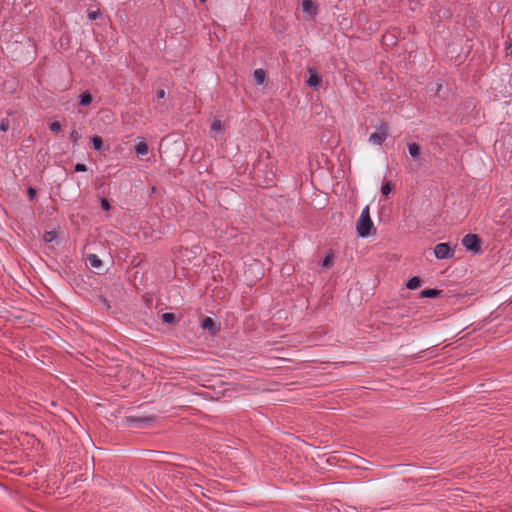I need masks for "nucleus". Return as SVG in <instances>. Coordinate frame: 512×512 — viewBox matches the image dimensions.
<instances>
[{
    "label": "nucleus",
    "mask_w": 512,
    "mask_h": 512,
    "mask_svg": "<svg viewBox=\"0 0 512 512\" xmlns=\"http://www.w3.org/2000/svg\"><path fill=\"white\" fill-rule=\"evenodd\" d=\"M373 230L375 231V227L370 217V208L367 205L356 223V231L359 237L366 238L372 234Z\"/></svg>",
    "instance_id": "obj_1"
},
{
    "label": "nucleus",
    "mask_w": 512,
    "mask_h": 512,
    "mask_svg": "<svg viewBox=\"0 0 512 512\" xmlns=\"http://www.w3.org/2000/svg\"><path fill=\"white\" fill-rule=\"evenodd\" d=\"M481 244L482 239L477 234L469 233L462 238V245L465 249L474 253H482Z\"/></svg>",
    "instance_id": "obj_2"
},
{
    "label": "nucleus",
    "mask_w": 512,
    "mask_h": 512,
    "mask_svg": "<svg viewBox=\"0 0 512 512\" xmlns=\"http://www.w3.org/2000/svg\"><path fill=\"white\" fill-rule=\"evenodd\" d=\"M156 420L155 415L149 416H125L122 420V423L126 426L132 427H141L145 425H149Z\"/></svg>",
    "instance_id": "obj_3"
},
{
    "label": "nucleus",
    "mask_w": 512,
    "mask_h": 512,
    "mask_svg": "<svg viewBox=\"0 0 512 512\" xmlns=\"http://www.w3.org/2000/svg\"><path fill=\"white\" fill-rule=\"evenodd\" d=\"M388 136V125L386 122H382L377 127V132H374L369 136V142L375 145H382Z\"/></svg>",
    "instance_id": "obj_4"
},
{
    "label": "nucleus",
    "mask_w": 512,
    "mask_h": 512,
    "mask_svg": "<svg viewBox=\"0 0 512 512\" xmlns=\"http://www.w3.org/2000/svg\"><path fill=\"white\" fill-rule=\"evenodd\" d=\"M434 254L437 259H448L454 256L455 249L451 247L449 243L443 242L435 246Z\"/></svg>",
    "instance_id": "obj_5"
},
{
    "label": "nucleus",
    "mask_w": 512,
    "mask_h": 512,
    "mask_svg": "<svg viewBox=\"0 0 512 512\" xmlns=\"http://www.w3.org/2000/svg\"><path fill=\"white\" fill-rule=\"evenodd\" d=\"M309 77L306 81L310 88L318 89L322 83V76L319 74L315 67L308 68Z\"/></svg>",
    "instance_id": "obj_6"
},
{
    "label": "nucleus",
    "mask_w": 512,
    "mask_h": 512,
    "mask_svg": "<svg viewBox=\"0 0 512 512\" xmlns=\"http://www.w3.org/2000/svg\"><path fill=\"white\" fill-rule=\"evenodd\" d=\"M201 327L207 330L211 336H215L220 331V325L217 324L211 317H205L201 321Z\"/></svg>",
    "instance_id": "obj_7"
},
{
    "label": "nucleus",
    "mask_w": 512,
    "mask_h": 512,
    "mask_svg": "<svg viewBox=\"0 0 512 512\" xmlns=\"http://www.w3.org/2000/svg\"><path fill=\"white\" fill-rule=\"evenodd\" d=\"M408 152L413 159L417 160L421 153V147L416 142L409 143Z\"/></svg>",
    "instance_id": "obj_8"
},
{
    "label": "nucleus",
    "mask_w": 512,
    "mask_h": 512,
    "mask_svg": "<svg viewBox=\"0 0 512 512\" xmlns=\"http://www.w3.org/2000/svg\"><path fill=\"white\" fill-rule=\"evenodd\" d=\"M442 293V290L428 288L422 290L420 296L424 298H436L439 297Z\"/></svg>",
    "instance_id": "obj_9"
},
{
    "label": "nucleus",
    "mask_w": 512,
    "mask_h": 512,
    "mask_svg": "<svg viewBox=\"0 0 512 512\" xmlns=\"http://www.w3.org/2000/svg\"><path fill=\"white\" fill-rule=\"evenodd\" d=\"M302 9L309 14H316L317 12V7L312 0H304L302 2Z\"/></svg>",
    "instance_id": "obj_10"
},
{
    "label": "nucleus",
    "mask_w": 512,
    "mask_h": 512,
    "mask_svg": "<svg viewBox=\"0 0 512 512\" xmlns=\"http://www.w3.org/2000/svg\"><path fill=\"white\" fill-rule=\"evenodd\" d=\"M92 100H93L92 94L88 90L82 92L79 96V104L82 106L90 105Z\"/></svg>",
    "instance_id": "obj_11"
},
{
    "label": "nucleus",
    "mask_w": 512,
    "mask_h": 512,
    "mask_svg": "<svg viewBox=\"0 0 512 512\" xmlns=\"http://www.w3.org/2000/svg\"><path fill=\"white\" fill-rule=\"evenodd\" d=\"M422 279L418 276H413L411 277L407 283H406V287L410 290H415L417 288H419L421 285H422Z\"/></svg>",
    "instance_id": "obj_12"
},
{
    "label": "nucleus",
    "mask_w": 512,
    "mask_h": 512,
    "mask_svg": "<svg viewBox=\"0 0 512 512\" xmlns=\"http://www.w3.org/2000/svg\"><path fill=\"white\" fill-rule=\"evenodd\" d=\"M254 81L257 85H261L264 83L266 79V71L263 69H256L253 73Z\"/></svg>",
    "instance_id": "obj_13"
},
{
    "label": "nucleus",
    "mask_w": 512,
    "mask_h": 512,
    "mask_svg": "<svg viewBox=\"0 0 512 512\" xmlns=\"http://www.w3.org/2000/svg\"><path fill=\"white\" fill-rule=\"evenodd\" d=\"M87 260L91 267L99 269L102 267V261L96 254H89Z\"/></svg>",
    "instance_id": "obj_14"
},
{
    "label": "nucleus",
    "mask_w": 512,
    "mask_h": 512,
    "mask_svg": "<svg viewBox=\"0 0 512 512\" xmlns=\"http://www.w3.org/2000/svg\"><path fill=\"white\" fill-rule=\"evenodd\" d=\"M162 321L166 324H176L179 318L172 312H166L162 314Z\"/></svg>",
    "instance_id": "obj_15"
},
{
    "label": "nucleus",
    "mask_w": 512,
    "mask_h": 512,
    "mask_svg": "<svg viewBox=\"0 0 512 512\" xmlns=\"http://www.w3.org/2000/svg\"><path fill=\"white\" fill-rule=\"evenodd\" d=\"M135 151L138 155L144 156L147 155L149 152V148L146 142L141 141L136 144Z\"/></svg>",
    "instance_id": "obj_16"
},
{
    "label": "nucleus",
    "mask_w": 512,
    "mask_h": 512,
    "mask_svg": "<svg viewBox=\"0 0 512 512\" xmlns=\"http://www.w3.org/2000/svg\"><path fill=\"white\" fill-rule=\"evenodd\" d=\"M91 143L95 150L101 151L103 149V139L100 136H98V135L93 136L91 138Z\"/></svg>",
    "instance_id": "obj_17"
},
{
    "label": "nucleus",
    "mask_w": 512,
    "mask_h": 512,
    "mask_svg": "<svg viewBox=\"0 0 512 512\" xmlns=\"http://www.w3.org/2000/svg\"><path fill=\"white\" fill-rule=\"evenodd\" d=\"M211 130L219 133H224L225 128L222 121L219 119H214V121L211 124Z\"/></svg>",
    "instance_id": "obj_18"
},
{
    "label": "nucleus",
    "mask_w": 512,
    "mask_h": 512,
    "mask_svg": "<svg viewBox=\"0 0 512 512\" xmlns=\"http://www.w3.org/2000/svg\"><path fill=\"white\" fill-rule=\"evenodd\" d=\"M87 16L89 20L93 21L97 19H102L103 13L98 8L97 10H88Z\"/></svg>",
    "instance_id": "obj_19"
},
{
    "label": "nucleus",
    "mask_w": 512,
    "mask_h": 512,
    "mask_svg": "<svg viewBox=\"0 0 512 512\" xmlns=\"http://www.w3.org/2000/svg\"><path fill=\"white\" fill-rule=\"evenodd\" d=\"M393 189L394 185L390 181H387L382 184L381 192L383 195L388 196Z\"/></svg>",
    "instance_id": "obj_20"
},
{
    "label": "nucleus",
    "mask_w": 512,
    "mask_h": 512,
    "mask_svg": "<svg viewBox=\"0 0 512 512\" xmlns=\"http://www.w3.org/2000/svg\"><path fill=\"white\" fill-rule=\"evenodd\" d=\"M321 265L324 268H331L333 265V255L331 253L327 254L323 258Z\"/></svg>",
    "instance_id": "obj_21"
},
{
    "label": "nucleus",
    "mask_w": 512,
    "mask_h": 512,
    "mask_svg": "<svg viewBox=\"0 0 512 512\" xmlns=\"http://www.w3.org/2000/svg\"><path fill=\"white\" fill-rule=\"evenodd\" d=\"M57 235L56 231H46L43 235V239L45 242H52L57 238Z\"/></svg>",
    "instance_id": "obj_22"
},
{
    "label": "nucleus",
    "mask_w": 512,
    "mask_h": 512,
    "mask_svg": "<svg viewBox=\"0 0 512 512\" xmlns=\"http://www.w3.org/2000/svg\"><path fill=\"white\" fill-rule=\"evenodd\" d=\"M11 121L8 118H3L0 121V130L2 132H7L10 129Z\"/></svg>",
    "instance_id": "obj_23"
},
{
    "label": "nucleus",
    "mask_w": 512,
    "mask_h": 512,
    "mask_svg": "<svg viewBox=\"0 0 512 512\" xmlns=\"http://www.w3.org/2000/svg\"><path fill=\"white\" fill-rule=\"evenodd\" d=\"M81 135L74 129L70 133V140L74 145H77Z\"/></svg>",
    "instance_id": "obj_24"
},
{
    "label": "nucleus",
    "mask_w": 512,
    "mask_h": 512,
    "mask_svg": "<svg viewBox=\"0 0 512 512\" xmlns=\"http://www.w3.org/2000/svg\"><path fill=\"white\" fill-rule=\"evenodd\" d=\"M50 130L53 131V132H60L61 129H62V126H61V123L59 121H54L50 124L49 126Z\"/></svg>",
    "instance_id": "obj_25"
},
{
    "label": "nucleus",
    "mask_w": 512,
    "mask_h": 512,
    "mask_svg": "<svg viewBox=\"0 0 512 512\" xmlns=\"http://www.w3.org/2000/svg\"><path fill=\"white\" fill-rule=\"evenodd\" d=\"M27 193L30 201H34L36 199L37 191L35 188L30 186L27 190Z\"/></svg>",
    "instance_id": "obj_26"
},
{
    "label": "nucleus",
    "mask_w": 512,
    "mask_h": 512,
    "mask_svg": "<svg viewBox=\"0 0 512 512\" xmlns=\"http://www.w3.org/2000/svg\"><path fill=\"white\" fill-rule=\"evenodd\" d=\"M101 208L104 210V211H109L111 209V204L110 202L108 201V199L106 198H102L101 199Z\"/></svg>",
    "instance_id": "obj_27"
},
{
    "label": "nucleus",
    "mask_w": 512,
    "mask_h": 512,
    "mask_svg": "<svg viewBox=\"0 0 512 512\" xmlns=\"http://www.w3.org/2000/svg\"><path fill=\"white\" fill-rule=\"evenodd\" d=\"M74 171L75 172H86L87 171V166L83 163H77L75 166H74Z\"/></svg>",
    "instance_id": "obj_28"
},
{
    "label": "nucleus",
    "mask_w": 512,
    "mask_h": 512,
    "mask_svg": "<svg viewBox=\"0 0 512 512\" xmlns=\"http://www.w3.org/2000/svg\"><path fill=\"white\" fill-rule=\"evenodd\" d=\"M16 113H17V110H16V109H12V108H10V109H8V110L6 111V117H5V118H8V119H9V117L14 116Z\"/></svg>",
    "instance_id": "obj_29"
},
{
    "label": "nucleus",
    "mask_w": 512,
    "mask_h": 512,
    "mask_svg": "<svg viewBox=\"0 0 512 512\" xmlns=\"http://www.w3.org/2000/svg\"><path fill=\"white\" fill-rule=\"evenodd\" d=\"M165 96H166V92H165V90H164V89H159V90L157 91V98H158V99H164V98H165Z\"/></svg>",
    "instance_id": "obj_30"
},
{
    "label": "nucleus",
    "mask_w": 512,
    "mask_h": 512,
    "mask_svg": "<svg viewBox=\"0 0 512 512\" xmlns=\"http://www.w3.org/2000/svg\"><path fill=\"white\" fill-rule=\"evenodd\" d=\"M100 301L103 303V305L106 307V309H110L109 302L105 297H100Z\"/></svg>",
    "instance_id": "obj_31"
},
{
    "label": "nucleus",
    "mask_w": 512,
    "mask_h": 512,
    "mask_svg": "<svg viewBox=\"0 0 512 512\" xmlns=\"http://www.w3.org/2000/svg\"><path fill=\"white\" fill-rule=\"evenodd\" d=\"M506 50H507V51H510V52L512 53V43H510V44H508V45L506 46Z\"/></svg>",
    "instance_id": "obj_32"
},
{
    "label": "nucleus",
    "mask_w": 512,
    "mask_h": 512,
    "mask_svg": "<svg viewBox=\"0 0 512 512\" xmlns=\"http://www.w3.org/2000/svg\"><path fill=\"white\" fill-rule=\"evenodd\" d=\"M267 184H274V183H273V179H270V181H269V182H267Z\"/></svg>",
    "instance_id": "obj_33"
},
{
    "label": "nucleus",
    "mask_w": 512,
    "mask_h": 512,
    "mask_svg": "<svg viewBox=\"0 0 512 512\" xmlns=\"http://www.w3.org/2000/svg\"><path fill=\"white\" fill-rule=\"evenodd\" d=\"M207 0H200L201 3H205Z\"/></svg>",
    "instance_id": "obj_34"
}]
</instances>
